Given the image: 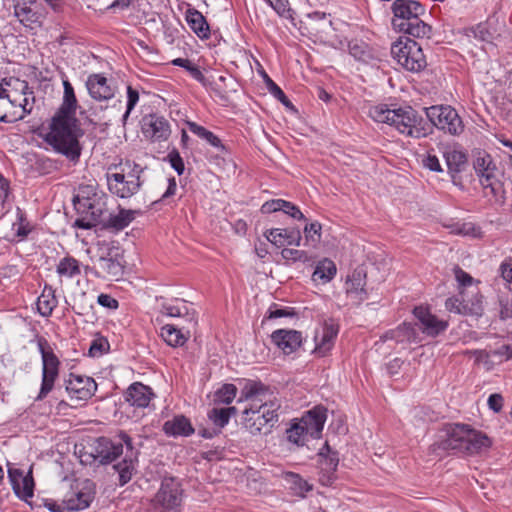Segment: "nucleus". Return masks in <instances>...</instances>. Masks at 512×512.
<instances>
[{
	"label": "nucleus",
	"mask_w": 512,
	"mask_h": 512,
	"mask_svg": "<svg viewBox=\"0 0 512 512\" xmlns=\"http://www.w3.org/2000/svg\"><path fill=\"white\" fill-rule=\"evenodd\" d=\"M237 388L234 384H224L215 392V402L222 404H230L235 398Z\"/></svg>",
	"instance_id": "603ef678"
},
{
	"label": "nucleus",
	"mask_w": 512,
	"mask_h": 512,
	"mask_svg": "<svg viewBox=\"0 0 512 512\" xmlns=\"http://www.w3.org/2000/svg\"><path fill=\"white\" fill-rule=\"evenodd\" d=\"M63 88L62 104L52 118L46 141L56 152L75 160L80 156V146L76 134L77 119L75 117L77 99L74 88L68 80H63Z\"/></svg>",
	"instance_id": "f257e3e1"
},
{
	"label": "nucleus",
	"mask_w": 512,
	"mask_h": 512,
	"mask_svg": "<svg viewBox=\"0 0 512 512\" xmlns=\"http://www.w3.org/2000/svg\"><path fill=\"white\" fill-rule=\"evenodd\" d=\"M154 393L152 389L140 382L131 384L125 392V401L131 406L137 408H146L149 406Z\"/></svg>",
	"instance_id": "b1692460"
},
{
	"label": "nucleus",
	"mask_w": 512,
	"mask_h": 512,
	"mask_svg": "<svg viewBox=\"0 0 512 512\" xmlns=\"http://www.w3.org/2000/svg\"><path fill=\"white\" fill-rule=\"evenodd\" d=\"M460 295L462 299H459L457 297H450L445 301V308L449 312H453L456 314H462L464 310V298H465V290H460Z\"/></svg>",
	"instance_id": "e2e57ef3"
},
{
	"label": "nucleus",
	"mask_w": 512,
	"mask_h": 512,
	"mask_svg": "<svg viewBox=\"0 0 512 512\" xmlns=\"http://www.w3.org/2000/svg\"><path fill=\"white\" fill-rule=\"evenodd\" d=\"M162 430L169 437H188L195 431L190 420L184 415H176L171 420H167Z\"/></svg>",
	"instance_id": "c85d7f7f"
},
{
	"label": "nucleus",
	"mask_w": 512,
	"mask_h": 512,
	"mask_svg": "<svg viewBox=\"0 0 512 512\" xmlns=\"http://www.w3.org/2000/svg\"><path fill=\"white\" fill-rule=\"evenodd\" d=\"M128 181L123 178L122 174H107V186L111 194L122 198H130L139 190H128Z\"/></svg>",
	"instance_id": "f704fd0d"
},
{
	"label": "nucleus",
	"mask_w": 512,
	"mask_h": 512,
	"mask_svg": "<svg viewBox=\"0 0 512 512\" xmlns=\"http://www.w3.org/2000/svg\"><path fill=\"white\" fill-rule=\"evenodd\" d=\"M425 111L427 118L438 129L452 135L460 134L463 131L462 120L454 108L450 106H431L426 108Z\"/></svg>",
	"instance_id": "9d476101"
},
{
	"label": "nucleus",
	"mask_w": 512,
	"mask_h": 512,
	"mask_svg": "<svg viewBox=\"0 0 512 512\" xmlns=\"http://www.w3.org/2000/svg\"><path fill=\"white\" fill-rule=\"evenodd\" d=\"M75 453L78 454L80 462L84 465H92L96 462V448L89 443L76 445Z\"/></svg>",
	"instance_id": "8fccbe9b"
},
{
	"label": "nucleus",
	"mask_w": 512,
	"mask_h": 512,
	"mask_svg": "<svg viewBox=\"0 0 512 512\" xmlns=\"http://www.w3.org/2000/svg\"><path fill=\"white\" fill-rule=\"evenodd\" d=\"M128 164L127 170L122 168L121 172H117L116 174H122L123 178L128 181V190H140L143 180L141 178V174L143 173V167H141L136 162H133V166L131 167L130 162H126Z\"/></svg>",
	"instance_id": "e433bc0d"
},
{
	"label": "nucleus",
	"mask_w": 512,
	"mask_h": 512,
	"mask_svg": "<svg viewBox=\"0 0 512 512\" xmlns=\"http://www.w3.org/2000/svg\"><path fill=\"white\" fill-rule=\"evenodd\" d=\"M20 477L19 490L14 491L19 497L27 499L33 496L34 481L31 472L26 475H18Z\"/></svg>",
	"instance_id": "3c124183"
},
{
	"label": "nucleus",
	"mask_w": 512,
	"mask_h": 512,
	"mask_svg": "<svg viewBox=\"0 0 512 512\" xmlns=\"http://www.w3.org/2000/svg\"><path fill=\"white\" fill-rule=\"evenodd\" d=\"M268 241L277 247L285 245L299 246L302 236L299 229L272 228L265 232Z\"/></svg>",
	"instance_id": "a878e982"
},
{
	"label": "nucleus",
	"mask_w": 512,
	"mask_h": 512,
	"mask_svg": "<svg viewBox=\"0 0 512 512\" xmlns=\"http://www.w3.org/2000/svg\"><path fill=\"white\" fill-rule=\"evenodd\" d=\"M349 53L359 61L367 62L372 59L370 47L363 41L353 40L348 44Z\"/></svg>",
	"instance_id": "a18cd8bd"
},
{
	"label": "nucleus",
	"mask_w": 512,
	"mask_h": 512,
	"mask_svg": "<svg viewBox=\"0 0 512 512\" xmlns=\"http://www.w3.org/2000/svg\"><path fill=\"white\" fill-rule=\"evenodd\" d=\"M185 20L189 28L201 39L210 37L209 24L201 12L195 8H188L185 12Z\"/></svg>",
	"instance_id": "c756f323"
},
{
	"label": "nucleus",
	"mask_w": 512,
	"mask_h": 512,
	"mask_svg": "<svg viewBox=\"0 0 512 512\" xmlns=\"http://www.w3.org/2000/svg\"><path fill=\"white\" fill-rule=\"evenodd\" d=\"M14 15L25 27L33 29L41 24L43 11L41 5L35 0L18 1L14 5Z\"/></svg>",
	"instance_id": "4468645a"
},
{
	"label": "nucleus",
	"mask_w": 512,
	"mask_h": 512,
	"mask_svg": "<svg viewBox=\"0 0 512 512\" xmlns=\"http://www.w3.org/2000/svg\"><path fill=\"white\" fill-rule=\"evenodd\" d=\"M98 229L121 231L135 218L137 211L121 208L117 200L103 193L98 197Z\"/></svg>",
	"instance_id": "20e7f679"
},
{
	"label": "nucleus",
	"mask_w": 512,
	"mask_h": 512,
	"mask_svg": "<svg viewBox=\"0 0 512 512\" xmlns=\"http://www.w3.org/2000/svg\"><path fill=\"white\" fill-rule=\"evenodd\" d=\"M439 150L444 160H466V155L461 146L455 142L441 143Z\"/></svg>",
	"instance_id": "49530a36"
},
{
	"label": "nucleus",
	"mask_w": 512,
	"mask_h": 512,
	"mask_svg": "<svg viewBox=\"0 0 512 512\" xmlns=\"http://www.w3.org/2000/svg\"><path fill=\"white\" fill-rule=\"evenodd\" d=\"M94 495L78 487L72 488L62 499L65 512L85 509L93 501Z\"/></svg>",
	"instance_id": "cd10ccee"
},
{
	"label": "nucleus",
	"mask_w": 512,
	"mask_h": 512,
	"mask_svg": "<svg viewBox=\"0 0 512 512\" xmlns=\"http://www.w3.org/2000/svg\"><path fill=\"white\" fill-rule=\"evenodd\" d=\"M336 274V266L333 261L324 259L316 266L312 278L314 281H321L327 283L333 279Z\"/></svg>",
	"instance_id": "a19ab883"
},
{
	"label": "nucleus",
	"mask_w": 512,
	"mask_h": 512,
	"mask_svg": "<svg viewBox=\"0 0 512 512\" xmlns=\"http://www.w3.org/2000/svg\"><path fill=\"white\" fill-rule=\"evenodd\" d=\"M57 305V299L53 294V291L49 289L48 291L44 289L42 294L38 297L37 300V309L38 312L44 316L47 317L51 315L53 309Z\"/></svg>",
	"instance_id": "37998d69"
},
{
	"label": "nucleus",
	"mask_w": 512,
	"mask_h": 512,
	"mask_svg": "<svg viewBox=\"0 0 512 512\" xmlns=\"http://www.w3.org/2000/svg\"><path fill=\"white\" fill-rule=\"evenodd\" d=\"M267 86H268L269 92L277 100H279L285 107L290 108V109L294 108L293 104L288 99V97L285 95L283 90L275 82H273L268 76H267Z\"/></svg>",
	"instance_id": "bf43d9fd"
},
{
	"label": "nucleus",
	"mask_w": 512,
	"mask_h": 512,
	"mask_svg": "<svg viewBox=\"0 0 512 512\" xmlns=\"http://www.w3.org/2000/svg\"><path fill=\"white\" fill-rule=\"evenodd\" d=\"M186 125L190 133L194 134L215 149L217 158L224 160L225 157L229 155L230 146L224 143L212 131L207 130L205 127L193 121H187Z\"/></svg>",
	"instance_id": "f3484780"
},
{
	"label": "nucleus",
	"mask_w": 512,
	"mask_h": 512,
	"mask_svg": "<svg viewBox=\"0 0 512 512\" xmlns=\"http://www.w3.org/2000/svg\"><path fill=\"white\" fill-rule=\"evenodd\" d=\"M236 411L237 409L235 407L221 409L213 408L208 413V417L216 427L221 429L228 424L230 416L236 414Z\"/></svg>",
	"instance_id": "c03bdc74"
},
{
	"label": "nucleus",
	"mask_w": 512,
	"mask_h": 512,
	"mask_svg": "<svg viewBox=\"0 0 512 512\" xmlns=\"http://www.w3.org/2000/svg\"><path fill=\"white\" fill-rule=\"evenodd\" d=\"M464 310L463 315H470L481 317L484 313V305H483V296L480 294L479 289L477 287L474 288V291H471V298H467L465 294L464 298Z\"/></svg>",
	"instance_id": "c9c22d12"
},
{
	"label": "nucleus",
	"mask_w": 512,
	"mask_h": 512,
	"mask_svg": "<svg viewBox=\"0 0 512 512\" xmlns=\"http://www.w3.org/2000/svg\"><path fill=\"white\" fill-rule=\"evenodd\" d=\"M416 325L403 323L396 329L386 332L384 338L395 340L397 343H417L418 333L415 328Z\"/></svg>",
	"instance_id": "473e14b6"
},
{
	"label": "nucleus",
	"mask_w": 512,
	"mask_h": 512,
	"mask_svg": "<svg viewBox=\"0 0 512 512\" xmlns=\"http://www.w3.org/2000/svg\"><path fill=\"white\" fill-rule=\"evenodd\" d=\"M472 33L476 39L483 42H492L494 39L488 23H479L472 29Z\"/></svg>",
	"instance_id": "0e129e2a"
},
{
	"label": "nucleus",
	"mask_w": 512,
	"mask_h": 512,
	"mask_svg": "<svg viewBox=\"0 0 512 512\" xmlns=\"http://www.w3.org/2000/svg\"><path fill=\"white\" fill-rule=\"evenodd\" d=\"M320 461V481L324 485L331 483L332 476L337 470L339 458L335 451H331L329 445L326 443L319 453Z\"/></svg>",
	"instance_id": "5701e85b"
},
{
	"label": "nucleus",
	"mask_w": 512,
	"mask_h": 512,
	"mask_svg": "<svg viewBox=\"0 0 512 512\" xmlns=\"http://www.w3.org/2000/svg\"><path fill=\"white\" fill-rule=\"evenodd\" d=\"M57 272L60 275L72 277L79 273L78 262L73 258H64L60 261L57 267Z\"/></svg>",
	"instance_id": "4d7b16f0"
},
{
	"label": "nucleus",
	"mask_w": 512,
	"mask_h": 512,
	"mask_svg": "<svg viewBox=\"0 0 512 512\" xmlns=\"http://www.w3.org/2000/svg\"><path fill=\"white\" fill-rule=\"evenodd\" d=\"M136 460L129 457L112 466V469L118 474V483L120 486L127 484L136 473Z\"/></svg>",
	"instance_id": "4c0bfd02"
},
{
	"label": "nucleus",
	"mask_w": 512,
	"mask_h": 512,
	"mask_svg": "<svg viewBox=\"0 0 512 512\" xmlns=\"http://www.w3.org/2000/svg\"><path fill=\"white\" fill-rule=\"evenodd\" d=\"M368 115L375 122L391 125L395 108H390L387 104H378L370 107Z\"/></svg>",
	"instance_id": "79ce46f5"
},
{
	"label": "nucleus",
	"mask_w": 512,
	"mask_h": 512,
	"mask_svg": "<svg viewBox=\"0 0 512 512\" xmlns=\"http://www.w3.org/2000/svg\"><path fill=\"white\" fill-rule=\"evenodd\" d=\"M413 314L419 322V329L427 336L436 337L448 327L447 321L438 319L427 307L417 306Z\"/></svg>",
	"instance_id": "2eb2a0df"
},
{
	"label": "nucleus",
	"mask_w": 512,
	"mask_h": 512,
	"mask_svg": "<svg viewBox=\"0 0 512 512\" xmlns=\"http://www.w3.org/2000/svg\"><path fill=\"white\" fill-rule=\"evenodd\" d=\"M29 89L28 82L19 78L10 77L3 79L0 83V95L13 98L14 101L17 98H23L25 92Z\"/></svg>",
	"instance_id": "72a5a7b5"
},
{
	"label": "nucleus",
	"mask_w": 512,
	"mask_h": 512,
	"mask_svg": "<svg viewBox=\"0 0 512 512\" xmlns=\"http://www.w3.org/2000/svg\"><path fill=\"white\" fill-rule=\"evenodd\" d=\"M391 54L404 69L410 72H420L427 66L426 57L421 45L409 38L399 39L392 44Z\"/></svg>",
	"instance_id": "39448f33"
},
{
	"label": "nucleus",
	"mask_w": 512,
	"mask_h": 512,
	"mask_svg": "<svg viewBox=\"0 0 512 512\" xmlns=\"http://www.w3.org/2000/svg\"><path fill=\"white\" fill-rule=\"evenodd\" d=\"M161 337L172 347L183 346L188 340V336L172 324H166L161 328Z\"/></svg>",
	"instance_id": "58836bf2"
},
{
	"label": "nucleus",
	"mask_w": 512,
	"mask_h": 512,
	"mask_svg": "<svg viewBox=\"0 0 512 512\" xmlns=\"http://www.w3.org/2000/svg\"><path fill=\"white\" fill-rule=\"evenodd\" d=\"M38 347L42 356V385L37 396L38 400L43 399L53 388L54 381L58 376L59 360L46 340L40 339Z\"/></svg>",
	"instance_id": "9b49d317"
},
{
	"label": "nucleus",
	"mask_w": 512,
	"mask_h": 512,
	"mask_svg": "<svg viewBox=\"0 0 512 512\" xmlns=\"http://www.w3.org/2000/svg\"><path fill=\"white\" fill-rule=\"evenodd\" d=\"M394 18L392 24L395 29L421 38L428 36L431 27L420 19L425 13L424 6L415 0H395L392 4Z\"/></svg>",
	"instance_id": "7ed1b4c3"
},
{
	"label": "nucleus",
	"mask_w": 512,
	"mask_h": 512,
	"mask_svg": "<svg viewBox=\"0 0 512 512\" xmlns=\"http://www.w3.org/2000/svg\"><path fill=\"white\" fill-rule=\"evenodd\" d=\"M17 221L13 223L12 228L15 231V235L20 239H24L31 232L32 227L30 222L27 220L25 213L18 207L17 208Z\"/></svg>",
	"instance_id": "09e8293b"
},
{
	"label": "nucleus",
	"mask_w": 512,
	"mask_h": 512,
	"mask_svg": "<svg viewBox=\"0 0 512 512\" xmlns=\"http://www.w3.org/2000/svg\"><path fill=\"white\" fill-rule=\"evenodd\" d=\"M441 439L430 446L433 452L438 450H457L464 452L469 437V425L463 423L446 424L442 430Z\"/></svg>",
	"instance_id": "6e6552de"
},
{
	"label": "nucleus",
	"mask_w": 512,
	"mask_h": 512,
	"mask_svg": "<svg viewBox=\"0 0 512 512\" xmlns=\"http://www.w3.org/2000/svg\"><path fill=\"white\" fill-rule=\"evenodd\" d=\"M501 277L508 283L509 290L512 291V258L503 261L499 268Z\"/></svg>",
	"instance_id": "774afa93"
},
{
	"label": "nucleus",
	"mask_w": 512,
	"mask_h": 512,
	"mask_svg": "<svg viewBox=\"0 0 512 512\" xmlns=\"http://www.w3.org/2000/svg\"><path fill=\"white\" fill-rule=\"evenodd\" d=\"M117 90V81L113 77H105L98 74V102L112 101L110 108L114 117L120 116L122 110L121 100L115 99Z\"/></svg>",
	"instance_id": "a211bd4d"
},
{
	"label": "nucleus",
	"mask_w": 512,
	"mask_h": 512,
	"mask_svg": "<svg viewBox=\"0 0 512 512\" xmlns=\"http://www.w3.org/2000/svg\"><path fill=\"white\" fill-rule=\"evenodd\" d=\"M365 285L366 274L364 270L360 268L355 269L346 281V292L356 302L361 303L367 298Z\"/></svg>",
	"instance_id": "bb28decb"
},
{
	"label": "nucleus",
	"mask_w": 512,
	"mask_h": 512,
	"mask_svg": "<svg viewBox=\"0 0 512 512\" xmlns=\"http://www.w3.org/2000/svg\"><path fill=\"white\" fill-rule=\"evenodd\" d=\"M92 388L96 390V383L93 378L70 374L66 389L79 400H86L92 396Z\"/></svg>",
	"instance_id": "412c9836"
},
{
	"label": "nucleus",
	"mask_w": 512,
	"mask_h": 512,
	"mask_svg": "<svg viewBox=\"0 0 512 512\" xmlns=\"http://www.w3.org/2000/svg\"><path fill=\"white\" fill-rule=\"evenodd\" d=\"M11 104L7 101L5 95H0V121L5 123H13L20 120V115L10 112Z\"/></svg>",
	"instance_id": "864d4df0"
},
{
	"label": "nucleus",
	"mask_w": 512,
	"mask_h": 512,
	"mask_svg": "<svg viewBox=\"0 0 512 512\" xmlns=\"http://www.w3.org/2000/svg\"><path fill=\"white\" fill-rule=\"evenodd\" d=\"M267 2L281 17L294 19V11L289 7L287 0H267Z\"/></svg>",
	"instance_id": "13d9d810"
},
{
	"label": "nucleus",
	"mask_w": 512,
	"mask_h": 512,
	"mask_svg": "<svg viewBox=\"0 0 512 512\" xmlns=\"http://www.w3.org/2000/svg\"><path fill=\"white\" fill-rule=\"evenodd\" d=\"M122 454V443L107 437H98V460L102 464L114 461Z\"/></svg>",
	"instance_id": "7c9ffc66"
},
{
	"label": "nucleus",
	"mask_w": 512,
	"mask_h": 512,
	"mask_svg": "<svg viewBox=\"0 0 512 512\" xmlns=\"http://www.w3.org/2000/svg\"><path fill=\"white\" fill-rule=\"evenodd\" d=\"M74 205L80 214L74 226L81 229H91L96 226V217L94 212V204L90 198H80L79 195L74 198Z\"/></svg>",
	"instance_id": "4be33fe9"
},
{
	"label": "nucleus",
	"mask_w": 512,
	"mask_h": 512,
	"mask_svg": "<svg viewBox=\"0 0 512 512\" xmlns=\"http://www.w3.org/2000/svg\"><path fill=\"white\" fill-rule=\"evenodd\" d=\"M296 313L293 308L283 307L273 303L268 308L267 314L264 319H278L283 317H293Z\"/></svg>",
	"instance_id": "6e6d98bb"
},
{
	"label": "nucleus",
	"mask_w": 512,
	"mask_h": 512,
	"mask_svg": "<svg viewBox=\"0 0 512 512\" xmlns=\"http://www.w3.org/2000/svg\"><path fill=\"white\" fill-rule=\"evenodd\" d=\"M281 256L286 261L291 262H307L310 260V257L308 256L307 252L303 250L298 249H291V248H284L281 251Z\"/></svg>",
	"instance_id": "052dcab7"
},
{
	"label": "nucleus",
	"mask_w": 512,
	"mask_h": 512,
	"mask_svg": "<svg viewBox=\"0 0 512 512\" xmlns=\"http://www.w3.org/2000/svg\"><path fill=\"white\" fill-rule=\"evenodd\" d=\"M302 339L301 332L297 330L278 329L271 334V341L286 355L295 352Z\"/></svg>",
	"instance_id": "aec40b11"
},
{
	"label": "nucleus",
	"mask_w": 512,
	"mask_h": 512,
	"mask_svg": "<svg viewBox=\"0 0 512 512\" xmlns=\"http://www.w3.org/2000/svg\"><path fill=\"white\" fill-rule=\"evenodd\" d=\"M142 133L154 141L166 140L170 135L169 122L157 114L145 115L141 120Z\"/></svg>",
	"instance_id": "dca6fc26"
},
{
	"label": "nucleus",
	"mask_w": 512,
	"mask_h": 512,
	"mask_svg": "<svg viewBox=\"0 0 512 512\" xmlns=\"http://www.w3.org/2000/svg\"><path fill=\"white\" fill-rule=\"evenodd\" d=\"M287 439L297 445H303L306 439V431L302 427L301 423H294L289 429L286 431Z\"/></svg>",
	"instance_id": "5fc2aeb1"
},
{
	"label": "nucleus",
	"mask_w": 512,
	"mask_h": 512,
	"mask_svg": "<svg viewBox=\"0 0 512 512\" xmlns=\"http://www.w3.org/2000/svg\"><path fill=\"white\" fill-rule=\"evenodd\" d=\"M338 332L339 325L333 319L325 320L321 329L315 333V349L313 352L319 357L326 356L333 348Z\"/></svg>",
	"instance_id": "ddd939ff"
},
{
	"label": "nucleus",
	"mask_w": 512,
	"mask_h": 512,
	"mask_svg": "<svg viewBox=\"0 0 512 512\" xmlns=\"http://www.w3.org/2000/svg\"><path fill=\"white\" fill-rule=\"evenodd\" d=\"M423 119L411 106L395 108V115L391 122L394 127L401 134L413 138H420L426 135L422 126Z\"/></svg>",
	"instance_id": "1a4fd4ad"
},
{
	"label": "nucleus",
	"mask_w": 512,
	"mask_h": 512,
	"mask_svg": "<svg viewBox=\"0 0 512 512\" xmlns=\"http://www.w3.org/2000/svg\"><path fill=\"white\" fill-rule=\"evenodd\" d=\"M99 374H101L103 376L101 377L102 382L101 383L98 382V387L100 385H103L105 392H104L103 396L98 397V401L107 400V405L109 406V408L107 410L108 415L105 416V418H109V415L115 416L118 412L117 400L113 396V391L117 388V384L112 377V368L111 367L102 369L99 372Z\"/></svg>",
	"instance_id": "393cba45"
},
{
	"label": "nucleus",
	"mask_w": 512,
	"mask_h": 512,
	"mask_svg": "<svg viewBox=\"0 0 512 512\" xmlns=\"http://www.w3.org/2000/svg\"><path fill=\"white\" fill-rule=\"evenodd\" d=\"M35 103V96L30 88L25 92L23 98H21V109L19 113H21V120L25 118L26 115L30 114L33 110V106Z\"/></svg>",
	"instance_id": "69168bd1"
},
{
	"label": "nucleus",
	"mask_w": 512,
	"mask_h": 512,
	"mask_svg": "<svg viewBox=\"0 0 512 512\" xmlns=\"http://www.w3.org/2000/svg\"><path fill=\"white\" fill-rule=\"evenodd\" d=\"M326 418L327 409L319 405L307 411L299 422L306 431V434H309L312 438H319Z\"/></svg>",
	"instance_id": "6ab92c4d"
},
{
	"label": "nucleus",
	"mask_w": 512,
	"mask_h": 512,
	"mask_svg": "<svg viewBox=\"0 0 512 512\" xmlns=\"http://www.w3.org/2000/svg\"><path fill=\"white\" fill-rule=\"evenodd\" d=\"M241 393L248 402L243 410L244 428L252 435L270 432L278 422L280 405L270 399L269 389L261 382L249 381Z\"/></svg>",
	"instance_id": "f03ea898"
},
{
	"label": "nucleus",
	"mask_w": 512,
	"mask_h": 512,
	"mask_svg": "<svg viewBox=\"0 0 512 512\" xmlns=\"http://www.w3.org/2000/svg\"><path fill=\"white\" fill-rule=\"evenodd\" d=\"M53 169H56L53 162H33L27 170L32 176L36 177L49 174Z\"/></svg>",
	"instance_id": "680f3d73"
},
{
	"label": "nucleus",
	"mask_w": 512,
	"mask_h": 512,
	"mask_svg": "<svg viewBox=\"0 0 512 512\" xmlns=\"http://www.w3.org/2000/svg\"><path fill=\"white\" fill-rule=\"evenodd\" d=\"M172 64L174 66H179L184 68L186 71L189 72L192 78L200 82L202 85H206V78L202 71L197 67L195 64H193L189 59L185 58H176L172 60Z\"/></svg>",
	"instance_id": "de8ad7c7"
},
{
	"label": "nucleus",
	"mask_w": 512,
	"mask_h": 512,
	"mask_svg": "<svg viewBox=\"0 0 512 512\" xmlns=\"http://www.w3.org/2000/svg\"><path fill=\"white\" fill-rule=\"evenodd\" d=\"M182 489L180 483L173 477H166L155 495L156 504L166 509H174L181 504Z\"/></svg>",
	"instance_id": "f8f14e48"
},
{
	"label": "nucleus",
	"mask_w": 512,
	"mask_h": 512,
	"mask_svg": "<svg viewBox=\"0 0 512 512\" xmlns=\"http://www.w3.org/2000/svg\"><path fill=\"white\" fill-rule=\"evenodd\" d=\"M321 229L322 226L319 222L307 224L304 228L306 240L311 241L312 243L319 242L321 238Z\"/></svg>",
	"instance_id": "338daca9"
},
{
	"label": "nucleus",
	"mask_w": 512,
	"mask_h": 512,
	"mask_svg": "<svg viewBox=\"0 0 512 512\" xmlns=\"http://www.w3.org/2000/svg\"><path fill=\"white\" fill-rule=\"evenodd\" d=\"M284 479L289 485V488L297 496L304 497L307 492L312 490V485L304 480L299 474L287 472L284 475Z\"/></svg>",
	"instance_id": "ea45409f"
},
{
	"label": "nucleus",
	"mask_w": 512,
	"mask_h": 512,
	"mask_svg": "<svg viewBox=\"0 0 512 512\" xmlns=\"http://www.w3.org/2000/svg\"><path fill=\"white\" fill-rule=\"evenodd\" d=\"M120 248L114 242L98 241V277L118 280L123 275Z\"/></svg>",
	"instance_id": "0eeeda50"
},
{
	"label": "nucleus",
	"mask_w": 512,
	"mask_h": 512,
	"mask_svg": "<svg viewBox=\"0 0 512 512\" xmlns=\"http://www.w3.org/2000/svg\"><path fill=\"white\" fill-rule=\"evenodd\" d=\"M486 197L491 196L498 204L505 202V190L501 182L502 171L495 162H472Z\"/></svg>",
	"instance_id": "423d86ee"
},
{
	"label": "nucleus",
	"mask_w": 512,
	"mask_h": 512,
	"mask_svg": "<svg viewBox=\"0 0 512 512\" xmlns=\"http://www.w3.org/2000/svg\"><path fill=\"white\" fill-rule=\"evenodd\" d=\"M492 443V439L485 433L475 430L469 425V437H467L464 453H480L483 450L489 449L492 446Z\"/></svg>",
	"instance_id": "2f4dec72"
}]
</instances>
